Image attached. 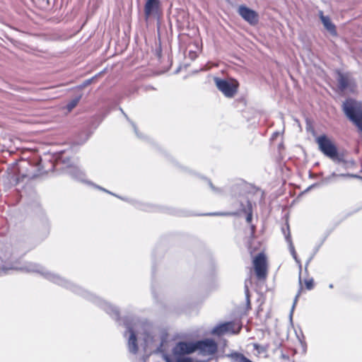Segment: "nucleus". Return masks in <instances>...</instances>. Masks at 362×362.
Listing matches in <instances>:
<instances>
[{"label":"nucleus","mask_w":362,"mask_h":362,"mask_svg":"<svg viewBox=\"0 0 362 362\" xmlns=\"http://www.w3.org/2000/svg\"><path fill=\"white\" fill-rule=\"evenodd\" d=\"M217 88L227 98H232L237 92V86L234 82H229L219 78H214Z\"/></svg>","instance_id":"nucleus-7"},{"label":"nucleus","mask_w":362,"mask_h":362,"mask_svg":"<svg viewBox=\"0 0 362 362\" xmlns=\"http://www.w3.org/2000/svg\"><path fill=\"white\" fill-rule=\"evenodd\" d=\"M138 325L142 327V329L144 331V340L145 341V344L146 346H148V344L151 342V341L153 340V337L148 333V326L146 325H141V324H139Z\"/></svg>","instance_id":"nucleus-16"},{"label":"nucleus","mask_w":362,"mask_h":362,"mask_svg":"<svg viewBox=\"0 0 362 362\" xmlns=\"http://www.w3.org/2000/svg\"><path fill=\"white\" fill-rule=\"evenodd\" d=\"M181 344H187V342H179L177 344L173 349L172 355L164 356L165 362H193L190 357L185 356L192 352H188V350L185 348L180 349L179 348Z\"/></svg>","instance_id":"nucleus-5"},{"label":"nucleus","mask_w":362,"mask_h":362,"mask_svg":"<svg viewBox=\"0 0 362 362\" xmlns=\"http://www.w3.org/2000/svg\"><path fill=\"white\" fill-rule=\"evenodd\" d=\"M337 177H359L357 175L349 174V173H341L337 174L336 173H332L329 176L325 177L322 182L325 184L329 183L332 181V179Z\"/></svg>","instance_id":"nucleus-14"},{"label":"nucleus","mask_w":362,"mask_h":362,"mask_svg":"<svg viewBox=\"0 0 362 362\" xmlns=\"http://www.w3.org/2000/svg\"><path fill=\"white\" fill-rule=\"evenodd\" d=\"M131 124H132V127H133V128H134V132H135L136 134L138 136H139V133H138V131H137V128H136V127L135 124H134V122H131Z\"/></svg>","instance_id":"nucleus-23"},{"label":"nucleus","mask_w":362,"mask_h":362,"mask_svg":"<svg viewBox=\"0 0 362 362\" xmlns=\"http://www.w3.org/2000/svg\"><path fill=\"white\" fill-rule=\"evenodd\" d=\"M319 149L336 163L346 168L347 163L337 154V149L332 141L326 136L321 135L316 138Z\"/></svg>","instance_id":"nucleus-3"},{"label":"nucleus","mask_w":362,"mask_h":362,"mask_svg":"<svg viewBox=\"0 0 362 362\" xmlns=\"http://www.w3.org/2000/svg\"><path fill=\"white\" fill-rule=\"evenodd\" d=\"M227 357L230 358L231 362H252L243 354L238 353H233L227 355Z\"/></svg>","instance_id":"nucleus-15"},{"label":"nucleus","mask_w":362,"mask_h":362,"mask_svg":"<svg viewBox=\"0 0 362 362\" xmlns=\"http://www.w3.org/2000/svg\"><path fill=\"white\" fill-rule=\"evenodd\" d=\"M183 348L188 350V352L199 351L203 356H211L217 351V344L212 339H206L197 342H187V344H181L180 349Z\"/></svg>","instance_id":"nucleus-4"},{"label":"nucleus","mask_w":362,"mask_h":362,"mask_svg":"<svg viewBox=\"0 0 362 362\" xmlns=\"http://www.w3.org/2000/svg\"><path fill=\"white\" fill-rule=\"evenodd\" d=\"M319 16L321 21L325 28L332 34H336V28L334 25L332 23L329 17L323 15V12L320 11Z\"/></svg>","instance_id":"nucleus-13"},{"label":"nucleus","mask_w":362,"mask_h":362,"mask_svg":"<svg viewBox=\"0 0 362 362\" xmlns=\"http://www.w3.org/2000/svg\"><path fill=\"white\" fill-rule=\"evenodd\" d=\"M255 274L258 279H264L267 275V258L263 253L258 254L253 259Z\"/></svg>","instance_id":"nucleus-6"},{"label":"nucleus","mask_w":362,"mask_h":362,"mask_svg":"<svg viewBox=\"0 0 362 362\" xmlns=\"http://www.w3.org/2000/svg\"><path fill=\"white\" fill-rule=\"evenodd\" d=\"M110 194H111L114 195V197H116V194H112V193H111V192H110Z\"/></svg>","instance_id":"nucleus-27"},{"label":"nucleus","mask_w":362,"mask_h":362,"mask_svg":"<svg viewBox=\"0 0 362 362\" xmlns=\"http://www.w3.org/2000/svg\"><path fill=\"white\" fill-rule=\"evenodd\" d=\"M100 189H101L102 190H103V191H105V192H107V193H110L109 191L106 190L105 189H102V188H100Z\"/></svg>","instance_id":"nucleus-25"},{"label":"nucleus","mask_w":362,"mask_h":362,"mask_svg":"<svg viewBox=\"0 0 362 362\" xmlns=\"http://www.w3.org/2000/svg\"><path fill=\"white\" fill-rule=\"evenodd\" d=\"M337 81L339 88L341 91H348L353 93L356 90V83L354 79L349 74H338Z\"/></svg>","instance_id":"nucleus-9"},{"label":"nucleus","mask_w":362,"mask_h":362,"mask_svg":"<svg viewBox=\"0 0 362 362\" xmlns=\"http://www.w3.org/2000/svg\"><path fill=\"white\" fill-rule=\"evenodd\" d=\"M305 284L308 290H311L313 288V279H309L305 281Z\"/></svg>","instance_id":"nucleus-20"},{"label":"nucleus","mask_w":362,"mask_h":362,"mask_svg":"<svg viewBox=\"0 0 362 362\" xmlns=\"http://www.w3.org/2000/svg\"><path fill=\"white\" fill-rule=\"evenodd\" d=\"M91 81H92V79H88V80L86 81L83 86H85L89 85L91 83Z\"/></svg>","instance_id":"nucleus-24"},{"label":"nucleus","mask_w":362,"mask_h":362,"mask_svg":"<svg viewBox=\"0 0 362 362\" xmlns=\"http://www.w3.org/2000/svg\"><path fill=\"white\" fill-rule=\"evenodd\" d=\"M159 7V0H147L145 4L144 13L146 18L157 13Z\"/></svg>","instance_id":"nucleus-12"},{"label":"nucleus","mask_w":362,"mask_h":362,"mask_svg":"<svg viewBox=\"0 0 362 362\" xmlns=\"http://www.w3.org/2000/svg\"><path fill=\"white\" fill-rule=\"evenodd\" d=\"M239 15L250 25H255L258 22V14L254 10L245 6H240L238 11Z\"/></svg>","instance_id":"nucleus-10"},{"label":"nucleus","mask_w":362,"mask_h":362,"mask_svg":"<svg viewBox=\"0 0 362 362\" xmlns=\"http://www.w3.org/2000/svg\"><path fill=\"white\" fill-rule=\"evenodd\" d=\"M81 98V95L76 97L75 98L72 99L67 105H66V109L68 112H71L78 103Z\"/></svg>","instance_id":"nucleus-17"},{"label":"nucleus","mask_w":362,"mask_h":362,"mask_svg":"<svg viewBox=\"0 0 362 362\" xmlns=\"http://www.w3.org/2000/svg\"><path fill=\"white\" fill-rule=\"evenodd\" d=\"M345 115L362 132V103L354 99H347L342 105Z\"/></svg>","instance_id":"nucleus-2"},{"label":"nucleus","mask_w":362,"mask_h":362,"mask_svg":"<svg viewBox=\"0 0 362 362\" xmlns=\"http://www.w3.org/2000/svg\"><path fill=\"white\" fill-rule=\"evenodd\" d=\"M5 269H15L23 272L39 274L48 281L59 286L69 288L74 292L82 295L88 300H93L101 306L107 312V313H108L113 318L116 320L118 319L119 311L117 308L99 298L95 295L90 293L87 291H85L84 289L74 285L73 283L64 279L57 274L49 271L47 269L40 264L33 262H26L21 267L12 266L9 268H5Z\"/></svg>","instance_id":"nucleus-1"},{"label":"nucleus","mask_w":362,"mask_h":362,"mask_svg":"<svg viewBox=\"0 0 362 362\" xmlns=\"http://www.w3.org/2000/svg\"><path fill=\"white\" fill-rule=\"evenodd\" d=\"M209 186L212 189L214 193H218L221 192L220 189L216 188L211 182H209Z\"/></svg>","instance_id":"nucleus-22"},{"label":"nucleus","mask_w":362,"mask_h":362,"mask_svg":"<svg viewBox=\"0 0 362 362\" xmlns=\"http://www.w3.org/2000/svg\"><path fill=\"white\" fill-rule=\"evenodd\" d=\"M125 325L127 328L128 332L129 333V337L128 339V349L129 352L136 354L138 351V346L134 328L128 324H126Z\"/></svg>","instance_id":"nucleus-11"},{"label":"nucleus","mask_w":362,"mask_h":362,"mask_svg":"<svg viewBox=\"0 0 362 362\" xmlns=\"http://www.w3.org/2000/svg\"><path fill=\"white\" fill-rule=\"evenodd\" d=\"M286 240L290 243V251H291V253L293 256V257L295 259V260L300 264V262L299 260L297 258V255H296V250H295V248L291 241V239L289 237H286Z\"/></svg>","instance_id":"nucleus-18"},{"label":"nucleus","mask_w":362,"mask_h":362,"mask_svg":"<svg viewBox=\"0 0 362 362\" xmlns=\"http://www.w3.org/2000/svg\"><path fill=\"white\" fill-rule=\"evenodd\" d=\"M299 284H300V288H299V291H298V293L296 294V296L295 297L293 305V307H292V310H293V308H294V307H295V305L296 304V302L298 300V298L299 296L300 295V292H301V290H302V283H301L300 276L299 277Z\"/></svg>","instance_id":"nucleus-19"},{"label":"nucleus","mask_w":362,"mask_h":362,"mask_svg":"<svg viewBox=\"0 0 362 362\" xmlns=\"http://www.w3.org/2000/svg\"><path fill=\"white\" fill-rule=\"evenodd\" d=\"M248 206H249V211L246 217V221L250 223L252 218V214L251 211V204L250 202H248Z\"/></svg>","instance_id":"nucleus-21"},{"label":"nucleus","mask_w":362,"mask_h":362,"mask_svg":"<svg viewBox=\"0 0 362 362\" xmlns=\"http://www.w3.org/2000/svg\"><path fill=\"white\" fill-rule=\"evenodd\" d=\"M329 287L330 288H333V285H332V284H329Z\"/></svg>","instance_id":"nucleus-26"},{"label":"nucleus","mask_w":362,"mask_h":362,"mask_svg":"<svg viewBox=\"0 0 362 362\" xmlns=\"http://www.w3.org/2000/svg\"><path fill=\"white\" fill-rule=\"evenodd\" d=\"M241 326L233 322H228L216 326L211 331L213 334L223 335L227 333L237 334L240 332Z\"/></svg>","instance_id":"nucleus-8"}]
</instances>
